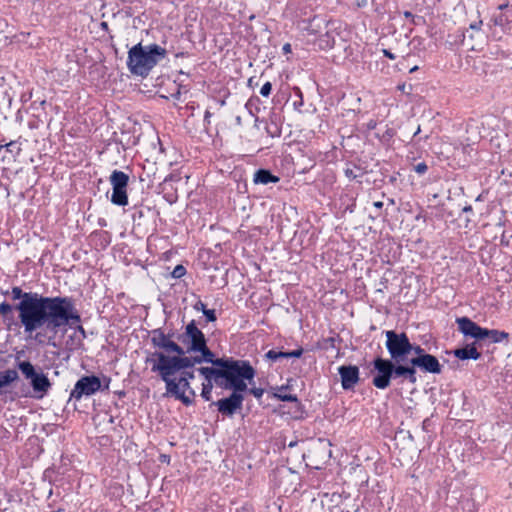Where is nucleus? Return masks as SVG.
<instances>
[{
  "label": "nucleus",
  "instance_id": "f257e3e1",
  "mask_svg": "<svg viewBox=\"0 0 512 512\" xmlns=\"http://www.w3.org/2000/svg\"><path fill=\"white\" fill-rule=\"evenodd\" d=\"M10 295L15 304L6 300L0 303V316L4 320L13 318V311L18 313V319L27 335L26 340L32 339L38 345L57 347L55 338L67 328L74 329L86 338L82 326L81 314L76 308L75 299L71 296H47L37 292H26L20 286H13Z\"/></svg>",
  "mask_w": 512,
  "mask_h": 512
},
{
  "label": "nucleus",
  "instance_id": "f03ea898",
  "mask_svg": "<svg viewBox=\"0 0 512 512\" xmlns=\"http://www.w3.org/2000/svg\"><path fill=\"white\" fill-rule=\"evenodd\" d=\"M146 353L145 364H151V372L156 373L165 383L164 396L173 397L186 407L194 404V399L185 394V389L195 379L197 368L186 367L187 365L179 362L173 355L150 351Z\"/></svg>",
  "mask_w": 512,
  "mask_h": 512
},
{
  "label": "nucleus",
  "instance_id": "7ed1b4c3",
  "mask_svg": "<svg viewBox=\"0 0 512 512\" xmlns=\"http://www.w3.org/2000/svg\"><path fill=\"white\" fill-rule=\"evenodd\" d=\"M126 65L131 75L142 79L149 76L153 68L168 54V50L156 43L143 45L139 42L129 48Z\"/></svg>",
  "mask_w": 512,
  "mask_h": 512
},
{
  "label": "nucleus",
  "instance_id": "20e7f679",
  "mask_svg": "<svg viewBox=\"0 0 512 512\" xmlns=\"http://www.w3.org/2000/svg\"><path fill=\"white\" fill-rule=\"evenodd\" d=\"M257 370L249 360L237 359L224 373V390L229 391L239 401L244 403L250 387L255 384Z\"/></svg>",
  "mask_w": 512,
  "mask_h": 512
},
{
  "label": "nucleus",
  "instance_id": "39448f33",
  "mask_svg": "<svg viewBox=\"0 0 512 512\" xmlns=\"http://www.w3.org/2000/svg\"><path fill=\"white\" fill-rule=\"evenodd\" d=\"M386 349L390 359H386V387L396 380L403 368L407 356L411 355V342L406 333H397L394 330H386Z\"/></svg>",
  "mask_w": 512,
  "mask_h": 512
},
{
  "label": "nucleus",
  "instance_id": "423d86ee",
  "mask_svg": "<svg viewBox=\"0 0 512 512\" xmlns=\"http://www.w3.org/2000/svg\"><path fill=\"white\" fill-rule=\"evenodd\" d=\"M111 377L103 373L82 375L70 391L67 404L70 401H80L83 397H90L99 392L109 391Z\"/></svg>",
  "mask_w": 512,
  "mask_h": 512
},
{
  "label": "nucleus",
  "instance_id": "0eeeda50",
  "mask_svg": "<svg viewBox=\"0 0 512 512\" xmlns=\"http://www.w3.org/2000/svg\"><path fill=\"white\" fill-rule=\"evenodd\" d=\"M19 374L28 381L30 388L32 389L31 397L37 400L43 399L48 395L52 388V382L48 377V374L44 372L43 368L37 364H25L22 365Z\"/></svg>",
  "mask_w": 512,
  "mask_h": 512
},
{
  "label": "nucleus",
  "instance_id": "6e6552de",
  "mask_svg": "<svg viewBox=\"0 0 512 512\" xmlns=\"http://www.w3.org/2000/svg\"><path fill=\"white\" fill-rule=\"evenodd\" d=\"M208 342H203L192 351L194 354L200 353L204 363L210 364L209 366H199L197 372L207 374L225 373L235 363L237 358L227 355L218 356L208 346Z\"/></svg>",
  "mask_w": 512,
  "mask_h": 512
},
{
  "label": "nucleus",
  "instance_id": "1a4fd4ad",
  "mask_svg": "<svg viewBox=\"0 0 512 512\" xmlns=\"http://www.w3.org/2000/svg\"><path fill=\"white\" fill-rule=\"evenodd\" d=\"M443 365L439 362L438 358L428 353L423 358H419V361L412 365L404 366L400 369V373L395 381L400 383L415 384L418 380L417 369L423 373L429 374H440L442 372Z\"/></svg>",
  "mask_w": 512,
  "mask_h": 512
},
{
  "label": "nucleus",
  "instance_id": "9d476101",
  "mask_svg": "<svg viewBox=\"0 0 512 512\" xmlns=\"http://www.w3.org/2000/svg\"><path fill=\"white\" fill-rule=\"evenodd\" d=\"M108 180L112 187V192L109 197L110 202L119 207L127 206L129 203L128 188L131 181L130 174L122 170L114 169Z\"/></svg>",
  "mask_w": 512,
  "mask_h": 512
},
{
  "label": "nucleus",
  "instance_id": "9b49d317",
  "mask_svg": "<svg viewBox=\"0 0 512 512\" xmlns=\"http://www.w3.org/2000/svg\"><path fill=\"white\" fill-rule=\"evenodd\" d=\"M150 334L151 345L155 348L154 352L176 355L183 348L180 342L177 341L179 333L174 328H170L167 332L162 328H155Z\"/></svg>",
  "mask_w": 512,
  "mask_h": 512
},
{
  "label": "nucleus",
  "instance_id": "f8f14e48",
  "mask_svg": "<svg viewBox=\"0 0 512 512\" xmlns=\"http://www.w3.org/2000/svg\"><path fill=\"white\" fill-rule=\"evenodd\" d=\"M181 322L183 323V331L177 335V341L184 347V350L193 351L203 342L209 341L196 319H192L185 324V315H183Z\"/></svg>",
  "mask_w": 512,
  "mask_h": 512
},
{
  "label": "nucleus",
  "instance_id": "ddd939ff",
  "mask_svg": "<svg viewBox=\"0 0 512 512\" xmlns=\"http://www.w3.org/2000/svg\"><path fill=\"white\" fill-rule=\"evenodd\" d=\"M132 213L133 230L139 233H147L150 228L156 231V219L160 216V211L156 207H150L143 204L135 205Z\"/></svg>",
  "mask_w": 512,
  "mask_h": 512
},
{
  "label": "nucleus",
  "instance_id": "4468645a",
  "mask_svg": "<svg viewBox=\"0 0 512 512\" xmlns=\"http://www.w3.org/2000/svg\"><path fill=\"white\" fill-rule=\"evenodd\" d=\"M276 400L279 402H289L293 404L287 411L283 410L285 407L284 405H280L276 410L279 414H287L292 420L296 421H301L307 418L308 414L305 406L297 395H277Z\"/></svg>",
  "mask_w": 512,
  "mask_h": 512
},
{
  "label": "nucleus",
  "instance_id": "2eb2a0df",
  "mask_svg": "<svg viewBox=\"0 0 512 512\" xmlns=\"http://www.w3.org/2000/svg\"><path fill=\"white\" fill-rule=\"evenodd\" d=\"M212 406H215L218 413L227 418H232L243 409V403L231 393L217 401H212L210 407Z\"/></svg>",
  "mask_w": 512,
  "mask_h": 512
},
{
  "label": "nucleus",
  "instance_id": "dca6fc26",
  "mask_svg": "<svg viewBox=\"0 0 512 512\" xmlns=\"http://www.w3.org/2000/svg\"><path fill=\"white\" fill-rule=\"evenodd\" d=\"M205 382L202 383V389L200 396L204 401H211L212 399V390L213 387L216 386L222 390H224V373H198Z\"/></svg>",
  "mask_w": 512,
  "mask_h": 512
},
{
  "label": "nucleus",
  "instance_id": "f3484780",
  "mask_svg": "<svg viewBox=\"0 0 512 512\" xmlns=\"http://www.w3.org/2000/svg\"><path fill=\"white\" fill-rule=\"evenodd\" d=\"M338 374L345 391H353L360 380L359 368L356 365H341L338 367Z\"/></svg>",
  "mask_w": 512,
  "mask_h": 512
},
{
  "label": "nucleus",
  "instance_id": "a211bd4d",
  "mask_svg": "<svg viewBox=\"0 0 512 512\" xmlns=\"http://www.w3.org/2000/svg\"><path fill=\"white\" fill-rule=\"evenodd\" d=\"M458 330L465 336L476 341H482L485 327H481L469 317L463 316L456 318Z\"/></svg>",
  "mask_w": 512,
  "mask_h": 512
},
{
  "label": "nucleus",
  "instance_id": "6ab92c4d",
  "mask_svg": "<svg viewBox=\"0 0 512 512\" xmlns=\"http://www.w3.org/2000/svg\"><path fill=\"white\" fill-rule=\"evenodd\" d=\"M458 330L465 336L476 341H482L485 327H481L469 317L463 316L456 318Z\"/></svg>",
  "mask_w": 512,
  "mask_h": 512
},
{
  "label": "nucleus",
  "instance_id": "aec40b11",
  "mask_svg": "<svg viewBox=\"0 0 512 512\" xmlns=\"http://www.w3.org/2000/svg\"><path fill=\"white\" fill-rule=\"evenodd\" d=\"M304 352H305L304 348L297 343L296 348L293 350L285 351V350H283V347H279L276 349H270L269 351H267L264 354L263 358L270 365H272L281 359H289V358L299 359L303 356Z\"/></svg>",
  "mask_w": 512,
  "mask_h": 512
},
{
  "label": "nucleus",
  "instance_id": "412c9836",
  "mask_svg": "<svg viewBox=\"0 0 512 512\" xmlns=\"http://www.w3.org/2000/svg\"><path fill=\"white\" fill-rule=\"evenodd\" d=\"M370 375H374L372 383L379 389H384V358L381 355L376 356L367 365Z\"/></svg>",
  "mask_w": 512,
  "mask_h": 512
},
{
  "label": "nucleus",
  "instance_id": "4be33fe9",
  "mask_svg": "<svg viewBox=\"0 0 512 512\" xmlns=\"http://www.w3.org/2000/svg\"><path fill=\"white\" fill-rule=\"evenodd\" d=\"M20 381V374L12 368L0 370V397L10 392V388Z\"/></svg>",
  "mask_w": 512,
  "mask_h": 512
},
{
  "label": "nucleus",
  "instance_id": "5701e85b",
  "mask_svg": "<svg viewBox=\"0 0 512 512\" xmlns=\"http://www.w3.org/2000/svg\"><path fill=\"white\" fill-rule=\"evenodd\" d=\"M264 129L268 136L280 137L282 133V116L280 113L271 110L264 121Z\"/></svg>",
  "mask_w": 512,
  "mask_h": 512
},
{
  "label": "nucleus",
  "instance_id": "b1692460",
  "mask_svg": "<svg viewBox=\"0 0 512 512\" xmlns=\"http://www.w3.org/2000/svg\"><path fill=\"white\" fill-rule=\"evenodd\" d=\"M141 127L138 123H133L131 127H126L125 124H123L121 128L122 135H127V137L124 140V143H122V150L126 151L128 148L138 145L140 136H141Z\"/></svg>",
  "mask_w": 512,
  "mask_h": 512
},
{
  "label": "nucleus",
  "instance_id": "393cba45",
  "mask_svg": "<svg viewBox=\"0 0 512 512\" xmlns=\"http://www.w3.org/2000/svg\"><path fill=\"white\" fill-rule=\"evenodd\" d=\"M379 494L380 490L371 487L364 496L362 507L368 512H382V499Z\"/></svg>",
  "mask_w": 512,
  "mask_h": 512
},
{
  "label": "nucleus",
  "instance_id": "a878e982",
  "mask_svg": "<svg viewBox=\"0 0 512 512\" xmlns=\"http://www.w3.org/2000/svg\"><path fill=\"white\" fill-rule=\"evenodd\" d=\"M315 348L317 350L327 351L329 349H336L339 353L341 349L347 348L346 342L343 338L337 334L332 337L324 338L322 337L316 342Z\"/></svg>",
  "mask_w": 512,
  "mask_h": 512
},
{
  "label": "nucleus",
  "instance_id": "bb28decb",
  "mask_svg": "<svg viewBox=\"0 0 512 512\" xmlns=\"http://www.w3.org/2000/svg\"><path fill=\"white\" fill-rule=\"evenodd\" d=\"M21 151L20 143L17 141L0 144V160L7 163L14 162Z\"/></svg>",
  "mask_w": 512,
  "mask_h": 512
},
{
  "label": "nucleus",
  "instance_id": "cd10ccee",
  "mask_svg": "<svg viewBox=\"0 0 512 512\" xmlns=\"http://www.w3.org/2000/svg\"><path fill=\"white\" fill-rule=\"evenodd\" d=\"M279 181L280 177L268 168H258L253 175V183L255 185L276 184Z\"/></svg>",
  "mask_w": 512,
  "mask_h": 512
},
{
  "label": "nucleus",
  "instance_id": "c85d7f7f",
  "mask_svg": "<svg viewBox=\"0 0 512 512\" xmlns=\"http://www.w3.org/2000/svg\"><path fill=\"white\" fill-rule=\"evenodd\" d=\"M178 358L188 368H197V365L204 364L200 353L194 354L192 351L184 350V347L176 354L173 355Z\"/></svg>",
  "mask_w": 512,
  "mask_h": 512
},
{
  "label": "nucleus",
  "instance_id": "c756f323",
  "mask_svg": "<svg viewBox=\"0 0 512 512\" xmlns=\"http://www.w3.org/2000/svg\"><path fill=\"white\" fill-rule=\"evenodd\" d=\"M453 355L460 360H478L481 353L477 350L475 343L466 344L462 348L453 350Z\"/></svg>",
  "mask_w": 512,
  "mask_h": 512
},
{
  "label": "nucleus",
  "instance_id": "7c9ffc66",
  "mask_svg": "<svg viewBox=\"0 0 512 512\" xmlns=\"http://www.w3.org/2000/svg\"><path fill=\"white\" fill-rule=\"evenodd\" d=\"M91 239L96 248L105 250L111 243L112 235L106 230H95L91 233Z\"/></svg>",
  "mask_w": 512,
  "mask_h": 512
},
{
  "label": "nucleus",
  "instance_id": "2f4dec72",
  "mask_svg": "<svg viewBox=\"0 0 512 512\" xmlns=\"http://www.w3.org/2000/svg\"><path fill=\"white\" fill-rule=\"evenodd\" d=\"M336 35L338 34L332 30L327 29L325 33L319 34L315 41V45H317L320 50H329L333 48L336 43Z\"/></svg>",
  "mask_w": 512,
  "mask_h": 512
},
{
  "label": "nucleus",
  "instance_id": "473e14b6",
  "mask_svg": "<svg viewBox=\"0 0 512 512\" xmlns=\"http://www.w3.org/2000/svg\"><path fill=\"white\" fill-rule=\"evenodd\" d=\"M70 464H71V461H70L69 457L64 455V454H62L61 457H60V465L56 466V465L53 464L51 467H48L44 471V476L45 477H50V475L52 473H55V474H57L59 476H63L69 470Z\"/></svg>",
  "mask_w": 512,
  "mask_h": 512
},
{
  "label": "nucleus",
  "instance_id": "72a5a7b5",
  "mask_svg": "<svg viewBox=\"0 0 512 512\" xmlns=\"http://www.w3.org/2000/svg\"><path fill=\"white\" fill-rule=\"evenodd\" d=\"M483 335V340L488 343H502L504 341L508 342L509 333L505 331H500L496 329H488L485 328Z\"/></svg>",
  "mask_w": 512,
  "mask_h": 512
},
{
  "label": "nucleus",
  "instance_id": "f704fd0d",
  "mask_svg": "<svg viewBox=\"0 0 512 512\" xmlns=\"http://www.w3.org/2000/svg\"><path fill=\"white\" fill-rule=\"evenodd\" d=\"M296 380L292 377L287 378L286 383L280 386H271L268 393L269 397L276 400L277 395H293L292 393H287V391L293 390L294 382Z\"/></svg>",
  "mask_w": 512,
  "mask_h": 512
},
{
  "label": "nucleus",
  "instance_id": "c9c22d12",
  "mask_svg": "<svg viewBox=\"0 0 512 512\" xmlns=\"http://www.w3.org/2000/svg\"><path fill=\"white\" fill-rule=\"evenodd\" d=\"M427 354L428 352L421 345L411 343V355L407 356L403 363V366L412 365L419 361V358H423Z\"/></svg>",
  "mask_w": 512,
  "mask_h": 512
},
{
  "label": "nucleus",
  "instance_id": "e433bc0d",
  "mask_svg": "<svg viewBox=\"0 0 512 512\" xmlns=\"http://www.w3.org/2000/svg\"><path fill=\"white\" fill-rule=\"evenodd\" d=\"M388 248L389 254H392L391 258L386 254V263H391L392 261H396L401 255L402 248L399 244H397L393 239L386 237V249Z\"/></svg>",
  "mask_w": 512,
  "mask_h": 512
},
{
  "label": "nucleus",
  "instance_id": "4c0bfd02",
  "mask_svg": "<svg viewBox=\"0 0 512 512\" xmlns=\"http://www.w3.org/2000/svg\"><path fill=\"white\" fill-rule=\"evenodd\" d=\"M365 136L368 142L379 147L384 145V132L380 127L376 129L365 131Z\"/></svg>",
  "mask_w": 512,
  "mask_h": 512
},
{
  "label": "nucleus",
  "instance_id": "58836bf2",
  "mask_svg": "<svg viewBox=\"0 0 512 512\" xmlns=\"http://www.w3.org/2000/svg\"><path fill=\"white\" fill-rule=\"evenodd\" d=\"M202 314L203 316L196 320V322H199L201 328H205L209 323H215L218 320V315L215 309L207 308Z\"/></svg>",
  "mask_w": 512,
  "mask_h": 512
},
{
  "label": "nucleus",
  "instance_id": "ea45409f",
  "mask_svg": "<svg viewBox=\"0 0 512 512\" xmlns=\"http://www.w3.org/2000/svg\"><path fill=\"white\" fill-rule=\"evenodd\" d=\"M15 354H13L14 358V367L12 369L17 370L19 372L21 370L22 365L31 364L32 362L29 359H24L26 356V351L24 349H14Z\"/></svg>",
  "mask_w": 512,
  "mask_h": 512
},
{
  "label": "nucleus",
  "instance_id": "a19ab883",
  "mask_svg": "<svg viewBox=\"0 0 512 512\" xmlns=\"http://www.w3.org/2000/svg\"><path fill=\"white\" fill-rule=\"evenodd\" d=\"M345 176L350 180H355L363 176V171L360 166L352 165L350 162L346 163V167L343 169Z\"/></svg>",
  "mask_w": 512,
  "mask_h": 512
},
{
  "label": "nucleus",
  "instance_id": "79ce46f5",
  "mask_svg": "<svg viewBox=\"0 0 512 512\" xmlns=\"http://www.w3.org/2000/svg\"><path fill=\"white\" fill-rule=\"evenodd\" d=\"M291 88L289 85L282 86L277 94L274 96V102L281 104L282 102L287 103L291 98Z\"/></svg>",
  "mask_w": 512,
  "mask_h": 512
},
{
  "label": "nucleus",
  "instance_id": "37998d69",
  "mask_svg": "<svg viewBox=\"0 0 512 512\" xmlns=\"http://www.w3.org/2000/svg\"><path fill=\"white\" fill-rule=\"evenodd\" d=\"M260 102V98L256 95L251 96L246 102L245 108L247 109L248 113L251 116H255V114L259 112L260 109L258 105L260 104Z\"/></svg>",
  "mask_w": 512,
  "mask_h": 512
},
{
  "label": "nucleus",
  "instance_id": "c03bdc74",
  "mask_svg": "<svg viewBox=\"0 0 512 512\" xmlns=\"http://www.w3.org/2000/svg\"><path fill=\"white\" fill-rule=\"evenodd\" d=\"M181 180V176L177 172H172L168 174L164 180L158 185V189L168 190V186H173V182H179Z\"/></svg>",
  "mask_w": 512,
  "mask_h": 512
},
{
  "label": "nucleus",
  "instance_id": "a18cd8bd",
  "mask_svg": "<svg viewBox=\"0 0 512 512\" xmlns=\"http://www.w3.org/2000/svg\"><path fill=\"white\" fill-rule=\"evenodd\" d=\"M491 22L493 23L494 26L500 27L502 29V31H505L509 24L508 17L501 12L498 14L492 15Z\"/></svg>",
  "mask_w": 512,
  "mask_h": 512
},
{
  "label": "nucleus",
  "instance_id": "49530a36",
  "mask_svg": "<svg viewBox=\"0 0 512 512\" xmlns=\"http://www.w3.org/2000/svg\"><path fill=\"white\" fill-rule=\"evenodd\" d=\"M291 92H293L294 96L296 97V99L292 103L293 108L296 111L301 112V108L304 105L303 92L298 86H294L293 88H291Z\"/></svg>",
  "mask_w": 512,
  "mask_h": 512
},
{
  "label": "nucleus",
  "instance_id": "de8ad7c7",
  "mask_svg": "<svg viewBox=\"0 0 512 512\" xmlns=\"http://www.w3.org/2000/svg\"><path fill=\"white\" fill-rule=\"evenodd\" d=\"M158 191L163 194V198L169 204H174L178 199L177 189L173 186H168V190L158 189Z\"/></svg>",
  "mask_w": 512,
  "mask_h": 512
},
{
  "label": "nucleus",
  "instance_id": "09e8293b",
  "mask_svg": "<svg viewBox=\"0 0 512 512\" xmlns=\"http://www.w3.org/2000/svg\"><path fill=\"white\" fill-rule=\"evenodd\" d=\"M316 21H321V22H324L323 19L319 18L318 16L314 15L312 18H309V19H303L302 22L303 23H307L308 25L305 27V30L308 32V34H318L320 33V31L318 29L315 28V25L314 23Z\"/></svg>",
  "mask_w": 512,
  "mask_h": 512
},
{
  "label": "nucleus",
  "instance_id": "8fccbe9b",
  "mask_svg": "<svg viewBox=\"0 0 512 512\" xmlns=\"http://www.w3.org/2000/svg\"><path fill=\"white\" fill-rule=\"evenodd\" d=\"M341 196V203H340V209L344 212L349 211L353 212V207L355 206L354 200L348 198V194H340Z\"/></svg>",
  "mask_w": 512,
  "mask_h": 512
},
{
  "label": "nucleus",
  "instance_id": "3c124183",
  "mask_svg": "<svg viewBox=\"0 0 512 512\" xmlns=\"http://www.w3.org/2000/svg\"><path fill=\"white\" fill-rule=\"evenodd\" d=\"M404 177L400 174V172H394L389 177V183L394 187V189H401V185H403Z\"/></svg>",
  "mask_w": 512,
  "mask_h": 512
},
{
  "label": "nucleus",
  "instance_id": "603ef678",
  "mask_svg": "<svg viewBox=\"0 0 512 512\" xmlns=\"http://www.w3.org/2000/svg\"><path fill=\"white\" fill-rule=\"evenodd\" d=\"M191 296H192L193 298H195V300H196V301H195V303H194V304H192V308H193L195 311H197V312H201V313H203V312H204V310L208 308V307H207V304H205V303L201 300L200 295H198V294H196V293L192 292V293H191Z\"/></svg>",
  "mask_w": 512,
  "mask_h": 512
},
{
  "label": "nucleus",
  "instance_id": "864d4df0",
  "mask_svg": "<svg viewBox=\"0 0 512 512\" xmlns=\"http://www.w3.org/2000/svg\"><path fill=\"white\" fill-rule=\"evenodd\" d=\"M186 272V268L182 264H178L172 270L171 277L174 279H180L186 274Z\"/></svg>",
  "mask_w": 512,
  "mask_h": 512
},
{
  "label": "nucleus",
  "instance_id": "5fc2aeb1",
  "mask_svg": "<svg viewBox=\"0 0 512 512\" xmlns=\"http://www.w3.org/2000/svg\"><path fill=\"white\" fill-rule=\"evenodd\" d=\"M265 393V389L262 387H256L255 384H252L250 387L249 395L254 396L258 401L261 400L263 394Z\"/></svg>",
  "mask_w": 512,
  "mask_h": 512
},
{
  "label": "nucleus",
  "instance_id": "6e6d98bb",
  "mask_svg": "<svg viewBox=\"0 0 512 512\" xmlns=\"http://www.w3.org/2000/svg\"><path fill=\"white\" fill-rule=\"evenodd\" d=\"M381 294H382V289L381 288H377L375 291H374V297L371 298V300H369L371 302V307H374L376 308V310L380 313L381 312V308H382V305L381 304H378V296L381 297Z\"/></svg>",
  "mask_w": 512,
  "mask_h": 512
},
{
  "label": "nucleus",
  "instance_id": "4d7b16f0",
  "mask_svg": "<svg viewBox=\"0 0 512 512\" xmlns=\"http://www.w3.org/2000/svg\"><path fill=\"white\" fill-rule=\"evenodd\" d=\"M400 57L402 58V60L394 66L395 70H397V71L408 70L409 72H413L414 70L417 69V66L409 68L408 65L406 64V60L404 59V56L401 55Z\"/></svg>",
  "mask_w": 512,
  "mask_h": 512
},
{
  "label": "nucleus",
  "instance_id": "13d9d810",
  "mask_svg": "<svg viewBox=\"0 0 512 512\" xmlns=\"http://www.w3.org/2000/svg\"><path fill=\"white\" fill-rule=\"evenodd\" d=\"M273 85L270 81L265 82L260 88V94L263 97H269L272 93Z\"/></svg>",
  "mask_w": 512,
  "mask_h": 512
},
{
  "label": "nucleus",
  "instance_id": "bf43d9fd",
  "mask_svg": "<svg viewBox=\"0 0 512 512\" xmlns=\"http://www.w3.org/2000/svg\"><path fill=\"white\" fill-rule=\"evenodd\" d=\"M413 170L419 175H424L428 171V166L424 161L419 162L413 165Z\"/></svg>",
  "mask_w": 512,
  "mask_h": 512
},
{
  "label": "nucleus",
  "instance_id": "052dcab7",
  "mask_svg": "<svg viewBox=\"0 0 512 512\" xmlns=\"http://www.w3.org/2000/svg\"><path fill=\"white\" fill-rule=\"evenodd\" d=\"M112 143H115L116 145H120L122 147V143H124V140L118 138L117 132H113L110 139L107 141L106 146H109Z\"/></svg>",
  "mask_w": 512,
  "mask_h": 512
},
{
  "label": "nucleus",
  "instance_id": "680f3d73",
  "mask_svg": "<svg viewBox=\"0 0 512 512\" xmlns=\"http://www.w3.org/2000/svg\"><path fill=\"white\" fill-rule=\"evenodd\" d=\"M0 95L2 96L3 100L6 101L7 106L10 107L13 100V96L10 94V92L8 90H0Z\"/></svg>",
  "mask_w": 512,
  "mask_h": 512
},
{
  "label": "nucleus",
  "instance_id": "e2e57ef3",
  "mask_svg": "<svg viewBox=\"0 0 512 512\" xmlns=\"http://www.w3.org/2000/svg\"><path fill=\"white\" fill-rule=\"evenodd\" d=\"M380 124L381 123H378L373 119H370L366 124H363V126H365V131H370L379 127Z\"/></svg>",
  "mask_w": 512,
  "mask_h": 512
},
{
  "label": "nucleus",
  "instance_id": "0e129e2a",
  "mask_svg": "<svg viewBox=\"0 0 512 512\" xmlns=\"http://www.w3.org/2000/svg\"><path fill=\"white\" fill-rule=\"evenodd\" d=\"M411 23L416 26L425 24V18L421 15L412 16Z\"/></svg>",
  "mask_w": 512,
  "mask_h": 512
},
{
  "label": "nucleus",
  "instance_id": "69168bd1",
  "mask_svg": "<svg viewBox=\"0 0 512 512\" xmlns=\"http://www.w3.org/2000/svg\"><path fill=\"white\" fill-rule=\"evenodd\" d=\"M236 512H255L252 504L245 503L242 507L238 508Z\"/></svg>",
  "mask_w": 512,
  "mask_h": 512
},
{
  "label": "nucleus",
  "instance_id": "338daca9",
  "mask_svg": "<svg viewBox=\"0 0 512 512\" xmlns=\"http://www.w3.org/2000/svg\"><path fill=\"white\" fill-rule=\"evenodd\" d=\"M372 5L374 6V9H375V11L378 14H382L383 13L382 9H384V6L381 3V1H379V0H372Z\"/></svg>",
  "mask_w": 512,
  "mask_h": 512
},
{
  "label": "nucleus",
  "instance_id": "774afa93",
  "mask_svg": "<svg viewBox=\"0 0 512 512\" xmlns=\"http://www.w3.org/2000/svg\"><path fill=\"white\" fill-rule=\"evenodd\" d=\"M122 11L124 12V15H125L126 17H129V18H130V17H133V16H134V14H135V9H134L133 7H131V6H126V7H124V8L122 9Z\"/></svg>",
  "mask_w": 512,
  "mask_h": 512
}]
</instances>
